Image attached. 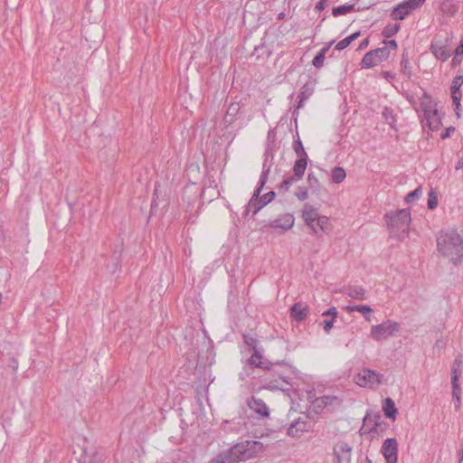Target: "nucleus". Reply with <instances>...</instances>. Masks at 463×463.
Instances as JSON below:
<instances>
[{"instance_id":"nucleus-1","label":"nucleus","mask_w":463,"mask_h":463,"mask_svg":"<svg viewBox=\"0 0 463 463\" xmlns=\"http://www.w3.org/2000/svg\"><path fill=\"white\" fill-rule=\"evenodd\" d=\"M439 252L457 265L463 258V239L456 230L441 232L437 238Z\"/></svg>"},{"instance_id":"nucleus-2","label":"nucleus","mask_w":463,"mask_h":463,"mask_svg":"<svg viewBox=\"0 0 463 463\" xmlns=\"http://www.w3.org/2000/svg\"><path fill=\"white\" fill-rule=\"evenodd\" d=\"M387 226L392 236L400 241L404 240L409 233L411 213L407 209L386 214Z\"/></svg>"},{"instance_id":"nucleus-3","label":"nucleus","mask_w":463,"mask_h":463,"mask_svg":"<svg viewBox=\"0 0 463 463\" xmlns=\"http://www.w3.org/2000/svg\"><path fill=\"white\" fill-rule=\"evenodd\" d=\"M401 328L398 322L386 320L382 324L373 326L371 327V336L377 342L392 336Z\"/></svg>"},{"instance_id":"nucleus-4","label":"nucleus","mask_w":463,"mask_h":463,"mask_svg":"<svg viewBox=\"0 0 463 463\" xmlns=\"http://www.w3.org/2000/svg\"><path fill=\"white\" fill-rule=\"evenodd\" d=\"M383 375L365 368L357 373L354 380L361 387L374 388L383 383Z\"/></svg>"},{"instance_id":"nucleus-5","label":"nucleus","mask_w":463,"mask_h":463,"mask_svg":"<svg viewBox=\"0 0 463 463\" xmlns=\"http://www.w3.org/2000/svg\"><path fill=\"white\" fill-rule=\"evenodd\" d=\"M390 52L387 48H376L365 53L361 61V66L364 69L373 68L382 61L388 59Z\"/></svg>"},{"instance_id":"nucleus-6","label":"nucleus","mask_w":463,"mask_h":463,"mask_svg":"<svg viewBox=\"0 0 463 463\" xmlns=\"http://www.w3.org/2000/svg\"><path fill=\"white\" fill-rule=\"evenodd\" d=\"M234 446L241 447L240 448L241 454H238L241 461L248 460L256 457L257 454L261 452L264 449L263 444L257 440H246Z\"/></svg>"},{"instance_id":"nucleus-7","label":"nucleus","mask_w":463,"mask_h":463,"mask_svg":"<svg viewBox=\"0 0 463 463\" xmlns=\"http://www.w3.org/2000/svg\"><path fill=\"white\" fill-rule=\"evenodd\" d=\"M312 425L307 420L299 417L294 420L287 430V434L291 438H300L305 432H308Z\"/></svg>"},{"instance_id":"nucleus-8","label":"nucleus","mask_w":463,"mask_h":463,"mask_svg":"<svg viewBox=\"0 0 463 463\" xmlns=\"http://www.w3.org/2000/svg\"><path fill=\"white\" fill-rule=\"evenodd\" d=\"M240 448L241 447L233 446L231 449L219 453L209 463H238L241 461L238 455L241 454Z\"/></svg>"},{"instance_id":"nucleus-9","label":"nucleus","mask_w":463,"mask_h":463,"mask_svg":"<svg viewBox=\"0 0 463 463\" xmlns=\"http://www.w3.org/2000/svg\"><path fill=\"white\" fill-rule=\"evenodd\" d=\"M382 453L386 459V463H397L398 444L393 438L385 439L382 446Z\"/></svg>"},{"instance_id":"nucleus-10","label":"nucleus","mask_w":463,"mask_h":463,"mask_svg":"<svg viewBox=\"0 0 463 463\" xmlns=\"http://www.w3.org/2000/svg\"><path fill=\"white\" fill-rule=\"evenodd\" d=\"M248 406L250 410H252L257 415L261 418H267L269 416V410L264 401L256 396H252L248 401Z\"/></svg>"},{"instance_id":"nucleus-11","label":"nucleus","mask_w":463,"mask_h":463,"mask_svg":"<svg viewBox=\"0 0 463 463\" xmlns=\"http://www.w3.org/2000/svg\"><path fill=\"white\" fill-rule=\"evenodd\" d=\"M352 448L345 442L340 441L334 448V454L337 458V463H349Z\"/></svg>"},{"instance_id":"nucleus-12","label":"nucleus","mask_w":463,"mask_h":463,"mask_svg":"<svg viewBox=\"0 0 463 463\" xmlns=\"http://www.w3.org/2000/svg\"><path fill=\"white\" fill-rule=\"evenodd\" d=\"M269 173V167L266 168V164H264L263 165L262 173H261V175H260V181H259V184L260 185L255 190L252 197L250 198V202L248 203L246 213L250 212V210L252 209V206H254V204H256L257 199L260 197V192H261L263 186L265 185V184H266V182L268 180Z\"/></svg>"},{"instance_id":"nucleus-13","label":"nucleus","mask_w":463,"mask_h":463,"mask_svg":"<svg viewBox=\"0 0 463 463\" xmlns=\"http://www.w3.org/2000/svg\"><path fill=\"white\" fill-rule=\"evenodd\" d=\"M241 108H242V104L241 102H239V101L232 102L229 105L226 114L223 118L224 124H226L227 126H230L233 122H235L240 117Z\"/></svg>"},{"instance_id":"nucleus-14","label":"nucleus","mask_w":463,"mask_h":463,"mask_svg":"<svg viewBox=\"0 0 463 463\" xmlns=\"http://www.w3.org/2000/svg\"><path fill=\"white\" fill-rule=\"evenodd\" d=\"M295 218L293 214L286 213L272 221L269 226L271 228H280L284 231L289 230L293 227Z\"/></svg>"},{"instance_id":"nucleus-15","label":"nucleus","mask_w":463,"mask_h":463,"mask_svg":"<svg viewBox=\"0 0 463 463\" xmlns=\"http://www.w3.org/2000/svg\"><path fill=\"white\" fill-rule=\"evenodd\" d=\"M308 313V307L301 302H297L290 307V316L297 321H303Z\"/></svg>"},{"instance_id":"nucleus-16","label":"nucleus","mask_w":463,"mask_h":463,"mask_svg":"<svg viewBox=\"0 0 463 463\" xmlns=\"http://www.w3.org/2000/svg\"><path fill=\"white\" fill-rule=\"evenodd\" d=\"M459 373L457 372V369L451 372V384H452V397L456 400L455 402V409L458 411L461 405L460 400V387L458 384Z\"/></svg>"},{"instance_id":"nucleus-17","label":"nucleus","mask_w":463,"mask_h":463,"mask_svg":"<svg viewBox=\"0 0 463 463\" xmlns=\"http://www.w3.org/2000/svg\"><path fill=\"white\" fill-rule=\"evenodd\" d=\"M381 419H382V416L379 412L374 413V414H371V413L367 412L363 420L364 425L368 426V430H366V431L367 432H373V431L376 432L377 428L381 425Z\"/></svg>"},{"instance_id":"nucleus-18","label":"nucleus","mask_w":463,"mask_h":463,"mask_svg":"<svg viewBox=\"0 0 463 463\" xmlns=\"http://www.w3.org/2000/svg\"><path fill=\"white\" fill-rule=\"evenodd\" d=\"M249 364L266 370H272L274 366V364L269 361H262V355L259 350L253 351L252 355L249 359Z\"/></svg>"},{"instance_id":"nucleus-19","label":"nucleus","mask_w":463,"mask_h":463,"mask_svg":"<svg viewBox=\"0 0 463 463\" xmlns=\"http://www.w3.org/2000/svg\"><path fill=\"white\" fill-rule=\"evenodd\" d=\"M430 51L434 54V56L441 61H447L449 56V51L447 49L445 44H440L438 42H433L430 44Z\"/></svg>"},{"instance_id":"nucleus-20","label":"nucleus","mask_w":463,"mask_h":463,"mask_svg":"<svg viewBox=\"0 0 463 463\" xmlns=\"http://www.w3.org/2000/svg\"><path fill=\"white\" fill-rule=\"evenodd\" d=\"M424 119L431 130H438L441 126V118L437 109L424 114Z\"/></svg>"},{"instance_id":"nucleus-21","label":"nucleus","mask_w":463,"mask_h":463,"mask_svg":"<svg viewBox=\"0 0 463 463\" xmlns=\"http://www.w3.org/2000/svg\"><path fill=\"white\" fill-rule=\"evenodd\" d=\"M412 10L405 1L396 5L391 13L393 20H403Z\"/></svg>"},{"instance_id":"nucleus-22","label":"nucleus","mask_w":463,"mask_h":463,"mask_svg":"<svg viewBox=\"0 0 463 463\" xmlns=\"http://www.w3.org/2000/svg\"><path fill=\"white\" fill-rule=\"evenodd\" d=\"M276 196V193L274 191H270L265 194H263L261 197H259L257 199L256 204L252 206L253 214H256L260 209H262L265 205H267L269 203H270Z\"/></svg>"},{"instance_id":"nucleus-23","label":"nucleus","mask_w":463,"mask_h":463,"mask_svg":"<svg viewBox=\"0 0 463 463\" xmlns=\"http://www.w3.org/2000/svg\"><path fill=\"white\" fill-rule=\"evenodd\" d=\"M318 217V213L315 207L306 203L302 212V218L307 224H311L312 222H316Z\"/></svg>"},{"instance_id":"nucleus-24","label":"nucleus","mask_w":463,"mask_h":463,"mask_svg":"<svg viewBox=\"0 0 463 463\" xmlns=\"http://www.w3.org/2000/svg\"><path fill=\"white\" fill-rule=\"evenodd\" d=\"M307 165V158H298L294 164V166H293L294 175L292 177H295V179L298 181L302 179V177L305 174Z\"/></svg>"},{"instance_id":"nucleus-25","label":"nucleus","mask_w":463,"mask_h":463,"mask_svg":"<svg viewBox=\"0 0 463 463\" xmlns=\"http://www.w3.org/2000/svg\"><path fill=\"white\" fill-rule=\"evenodd\" d=\"M345 293L358 300H364L366 298L365 290L361 286H349L345 289Z\"/></svg>"},{"instance_id":"nucleus-26","label":"nucleus","mask_w":463,"mask_h":463,"mask_svg":"<svg viewBox=\"0 0 463 463\" xmlns=\"http://www.w3.org/2000/svg\"><path fill=\"white\" fill-rule=\"evenodd\" d=\"M335 43V41H332L330 43H328L325 47H323L320 52L314 57L313 61H312V64L317 68V69H320L323 67L324 65V61H325V57H326V52L329 51L330 47L333 45V43Z\"/></svg>"},{"instance_id":"nucleus-27","label":"nucleus","mask_w":463,"mask_h":463,"mask_svg":"<svg viewBox=\"0 0 463 463\" xmlns=\"http://www.w3.org/2000/svg\"><path fill=\"white\" fill-rule=\"evenodd\" d=\"M383 411L387 418L395 420L397 409L395 407L394 402L391 398H386L384 400Z\"/></svg>"},{"instance_id":"nucleus-28","label":"nucleus","mask_w":463,"mask_h":463,"mask_svg":"<svg viewBox=\"0 0 463 463\" xmlns=\"http://www.w3.org/2000/svg\"><path fill=\"white\" fill-rule=\"evenodd\" d=\"M420 108L423 110L424 114L436 109L433 100L431 99L430 96L426 92L423 93V96L421 98Z\"/></svg>"},{"instance_id":"nucleus-29","label":"nucleus","mask_w":463,"mask_h":463,"mask_svg":"<svg viewBox=\"0 0 463 463\" xmlns=\"http://www.w3.org/2000/svg\"><path fill=\"white\" fill-rule=\"evenodd\" d=\"M440 10L443 14L449 16H454L458 11V8L451 1H442L440 4Z\"/></svg>"},{"instance_id":"nucleus-30","label":"nucleus","mask_w":463,"mask_h":463,"mask_svg":"<svg viewBox=\"0 0 463 463\" xmlns=\"http://www.w3.org/2000/svg\"><path fill=\"white\" fill-rule=\"evenodd\" d=\"M345 176L346 174L343 167L336 166L332 170V181L335 184L342 183Z\"/></svg>"},{"instance_id":"nucleus-31","label":"nucleus","mask_w":463,"mask_h":463,"mask_svg":"<svg viewBox=\"0 0 463 463\" xmlns=\"http://www.w3.org/2000/svg\"><path fill=\"white\" fill-rule=\"evenodd\" d=\"M400 28L399 24H389L383 28L382 34L385 38H391L399 32Z\"/></svg>"},{"instance_id":"nucleus-32","label":"nucleus","mask_w":463,"mask_h":463,"mask_svg":"<svg viewBox=\"0 0 463 463\" xmlns=\"http://www.w3.org/2000/svg\"><path fill=\"white\" fill-rule=\"evenodd\" d=\"M317 225L319 227L322 232L328 233L331 231V225L328 218L326 216H319L316 220Z\"/></svg>"},{"instance_id":"nucleus-33","label":"nucleus","mask_w":463,"mask_h":463,"mask_svg":"<svg viewBox=\"0 0 463 463\" xmlns=\"http://www.w3.org/2000/svg\"><path fill=\"white\" fill-rule=\"evenodd\" d=\"M307 183L313 193L318 194L320 192L321 184L313 173L308 174Z\"/></svg>"},{"instance_id":"nucleus-34","label":"nucleus","mask_w":463,"mask_h":463,"mask_svg":"<svg viewBox=\"0 0 463 463\" xmlns=\"http://www.w3.org/2000/svg\"><path fill=\"white\" fill-rule=\"evenodd\" d=\"M354 10V5H344L334 7L332 10V14L334 16H339L347 14L350 11Z\"/></svg>"},{"instance_id":"nucleus-35","label":"nucleus","mask_w":463,"mask_h":463,"mask_svg":"<svg viewBox=\"0 0 463 463\" xmlns=\"http://www.w3.org/2000/svg\"><path fill=\"white\" fill-rule=\"evenodd\" d=\"M401 67L402 73L408 78H410L411 76V67L405 53H402Z\"/></svg>"},{"instance_id":"nucleus-36","label":"nucleus","mask_w":463,"mask_h":463,"mask_svg":"<svg viewBox=\"0 0 463 463\" xmlns=\"http://www.w3.org/2000/svg\"><path fill=\"white\" fill-rule=\"evenodd\" d=\"M324 399L326 408L330 406L332 409H335L341 406L342 401L336 396L325 395Z\"/></svg>"},{"instance_id":"nucleus-37","label":"nucleus","mask_w":463,"mask_h":463,"mask_svg":"<svg viewBox=\"0 0 463 463\" xmlns=\"http://www.w3.org/2000/svg\"><path fill=\"white\" fill-rule=\"evenodd\" d=\"M294 151L299 158H307V155L299 138L294 142Z\"/></svg>"},{"instance_id":"nucleus-38","label":"nucleus","mask_w":463,"mask_h":463,"mask_svg":"<svg viewBox=\"0 0 463 463\" xmlns=\"http://www.w3.org/2000/svg\"><path fill=\"white\" fill-rule=\"evenodd\" d=\"M421 193H422L421 187L419 186L414 191L409 193L406 195V197H405L406 203H411L415 202L416 200H418L420 198V196L421 195Z\"/></svg>"},{"instance_id":"nucleus-39","label":"nucleus","mask_w":463,"mask_h":463,"mask_svg":"<svg viewBox=\"0 0 463 463\" xmlns=\"http://www.w3.org/2000/svg\"><path fill=\"white\" fill-rule=\"evenodd\" d=\"M438 205V195L437 193L431 189L428 195V208L433 210Z\"/></svg>"},{"instance_id":"nucleus-40","label":"nucleus","mask_w":463,"mask_h":463,"mask_svg":"<svg viewBox=\"0 0 463 463\" xmlns=\"http://www.w3.org/2000/svg\"><path fill=\"white\" fill-rule=\"evenodd\" d=\"M298 180L295 179V177H292V176H289L288 178H286L279 185V193H285L287 191H288L290 185L294 183V182H297Z\"/></svg>"},{"instance_id":"nucleus-41","label":"nucleus","mask_w":463,"mask_h":463,"mask_svg":"<svg viewBox=\"0 0 463 463\" xmlns=\"http://www.w3.org/2000/svg\"><path fill=\"white\" fill-rule=\"evenodd\" d=\"M382 114H383V117L384 118L386 123H388L390 126L392 127L393 124L395 123V118L392 113V110L391 109L384 108Z\"/></svg>"},{"instance_id":"nucleus-42","label":"nucleus","mask_w":463,"mask_h":463,"mask_svg":"<svg viewBox=\"0 0 463 463\" xmlns=\"http://www.w3.org/2000/svg\"><path fill=\"white\" fill-rule=\"evenodd\" d=\"M244 343L248 345L252 351L259 350L257 348V339L250 335H243Z\"/></svg>"},{"instance_id":"nucleus-43","label":"nucleus","mask_w":463,"mask_h":463,"mask_svg":"<svg viewBox=\"0 0 463 463\" xmlns=\"http://www.w3.org/2000/svg\"><path fill=\"white\" fill-rule=\"evenodd\" d=\"M295 195L298 200L305 201L308 196V188L306 186H298Z\"/></svg>"},{"instance_id":"nucleus-44","label":"nucleus","mask_w":463,"mask_h":463,"mask_svg":"<svg viewBox=\"0 0 463 463\" xmlns=\"http://www.w3.org/2000/svg\"><path fill=\"white\" fill-rule=\"evenodd\" d=\"M347 309L349 311H357L364 315L373 312V309L369 306H353V307H348Z\"/></svg>"},{"instance_id":"nucleus-45","label":"nucleus","mask_w":463,"mask_h":463,"mask_svg":"<svg viewBox=\"0 0 463 463\" xmlns=\"http://www.w3.org/2000/svg\"><path fill=\"white\" fill-rule=\"evenodd\" d=\"M103 459V454H100L99 452H94L89 457V459L87 460V456L84 458V463H99L101 462Z\"/></svg>"},{"instance_id":"nucleus-46","label":"nucleus","mask_w":463,"mask_h":463,"mask_svg":"<svg viewBox=\"0 0 463 463\" xmlns=\"http://www.w3.org/2000/svg\"><path fill=\"white\" fill-rule=\"evenodd\" d=\"M462 84H463V76H461V75L456 76L452 80L451 90H460V87L462 86Z\"/></svg>"},{"instance_id":"nucleus-47","label":"nucleus","mask_w":463,"mask_h":463,"mask_svg":"<svg viewBox=\"0 0 463 463\" xmlns=\"http://www.w3.org/2000/svg\"><path fill=\"white\" fill-rule=\"evenodd\" d=\"M313 405H314V407H315L317 410H323V409L326 408V402H325L324 396L319 397V398H317V399L314 401Z\"/></svg>"},{"instance_id":"nucleus-48","label":"nucleus","mask_w":463,"mask_h":463,"mask_svg":"<svg viewBox=\"0 0 463 463\" xmlns=\"http://www.w3.org/2000/svg\"><path fill=\"white\" fill-rule=\"evenodd\" d=\"M406 3H408V5L411 7V10H415L421 6L425 0H404Z\"/></svg>"},{"instance_id":"nucleus-49","label":"nucleus","mask_w":463,"mask_h":463,"mask_svg":"<svg viewBox=\"0 0 463 463\" xmlns=\"http://www.w3.org/2000/svg\"><path fill=\"white\" fill-rule=\"evenodd\" d=\"M463 365V361L461 359V355H458L454 360L452 372L457 369V372L459 373V375L461 374V367Z\"/></svg>"},{"instance_id":"nucleus-50","label":"nucleus","mask_w":463,"mask_h":463,"mask_svg":"<svg viewBox=\"0 0 463 463\" xmlns=\"http://www.w3.org/2000/svg\"><path fill=\"white\" fill-rule=\"evenodd\" d=\"M384 46L383 48H387L390 52V49L395 50L397 48V43L394 40H385L383 41Z\"/></svg>"},{"instance_id":"nucleus-51","label":"nucleus","mask_w":463,"mask_h":463,"mask_svg":"<svg viewBox=\"0 0 463 463\" xmlns=\"http://www.w3.org/2000/svg\"><path fill=\"white\" fill-rule=\"evenodd\" d=\"M309 93H307V85H304L301 89V92L299 94V98H300V102H302L303 100L307 99L308 97H309Z\"/></svg>"},{"instance_id":"nucleus-52","label":"nucleus","mask_w":463,"mask_h":463,"mask_svg":"<svg viewBox=\"0 0 463 463\" xmlns=\"http://www.w3.org/2000/svg\"><path fill=\"white\" fill-rule=\"evenodd\" d=\"M322 316H332L334 319L335 317H336L337 316V310L335 307H332L331 308H329L328 310L325 311Z\"/></svg>"},{"instance_id":"nucleus-53","label":"nucleus","mask_w":463,"mask_h":463,"mask_svg":"<svg viewBox=\"0 0 463 463\" xmlns=\"http://www.w3.org/2000/svg\"><path fill=\"white\" fill-rule=\"evenodd\" d=\"M347 46H348V43H346V41L345 39H343V40H341L340 42L337 43V44L335 45V49L338 50V51H341V50L345 49Z\"/></svg>"},{"instance_id":"nucleus-54","label":"nucleus","mask_w":463,"mask_h":463,"mask_svg":"<svg viewBox=\"0 0 463 463\" xmlns=\"http://www.w3.org/2000/svg\"><path fill=\"white\" fill-rule=\"evenodd\" d=\"M334 319L324 321V330L328 333L333 327Z\"/></svg>"},{"instance_id":"nucleus-55","label":"nucleus","mask_w":463,"mask_h":463,"mask_svg":"<svg viewBox=\"0 0 463 463\" xmlns=\"http://www.w3.org/2000/svg\"><path fill=\"white\" fill-rule=\"evenodd\" d=\"M326 5L327 0H320L316 5V9L318 11H322L326 7Z\"/></svg>"},{"instance_id":"nucleus-56","label":"nucleus","mask_w":463,"mask_h":463,"mask_svg":"<svg viewBox=\"0 0 463 463\" xmlns=\"http://www.w3.org/2000/svg\"><path fill=\"white\" fill-rule=\"evenodd\" d=\"M455 131V128L453 127H449L448 128L444 133L441 134L440 137L442 139H445V138H448L449 137H450V133L451 132H454Z\"/></svg>"},{"instance_id":"nucleus-57","label":"nucleus","mask_w":463,"mask_h":463,"mask_svg":"<svg viewBox=\"0 0 463 463\" xmlns=\"http://www.w3.org/2000/svg\"><path fill=\"white\" fill-rule=\"evenodd\" d=\"M9 366L14 370V371H16L17 368H18V361L12 357L10 360H9Z\"/></svg>"},{"instance_id":"nucleus-58","label":"nucleus","mask_w":463,"mask_h":463,"mask_svg":"<svg viewBox=\"0 0 463 463\" xmlns=\"http://www.w3.org/2000/svg\"><path fill=\"white\" fill-rule=\"evenodd\" d=\"M456 56H463V42L460 41L459 45L457 47L455 51Z\"/></svg>"},{"instance_id":"nucleus-59","label":"nucleus","mask_w":463,"mask_h":463,"mask_svg":"<svg viewBox=\"0 0 463 463\" xmlns=\"http://www.w3.org/2000/svg\"><path fill=\"white\" fill-rule=\"evenodd\" d=\"M451 99H452L453 104L456 106V109H458L460 107L461 98L455 95V96H451Z\"/></svg>"},{"instance_id":"nucleus-60","label":"nucleus","mask_w":463,"mask_h":463,"mask_svg":"<svg viewBox=\"0 0 463 463\" xmlns=\"http://www.w3.org/2000/svg\"><path fill=\"white\" fill-rule=\"evenodd\" d=\"M307 225L312 230L314 234L318 235L317 228H319V227L317 225V222H312L311 224H307Z\"/></svg>"},{"instance_id":"nucleus-61","label":"nucleus","mask_w":463,"mask_h":463,"mask_svg":"<svg viewBox=\"0 0 463 463\" xmlns=\"http://www.w3.org/2000/svg\"><path fill=\"white\" fill-rule=\"evenodd\" d=\"M369 44V40L366 38L364 40H363L359 45V50H363V49H365Z\"/></svg>"},{"instance_id":"nucleus-62","label":"nucleus","mask_w":463,"mask_h":463,"mask_svg":"<svg viewBox=\"0 0 463 463\" xmlns=\"http://www.w3.org/2000/svg\"><path fill=\"white\" fill-rule=\"evenodd\" d=\"M458 57L459 56H454V58L452 59V66H457L461 62V59H458Z\"/></svg>"},{"instance_id":"nucleus-63","label":"nucleus","mask_w":463,"mask_h":463,"mask_svg":"<svg viewBox=\"0 0 463 463\" xmlns=\"http://www.w3.org/2000/svg\"><path fill=\"white\" fill-rule=\"evenodd\" d=\"M458 96L461 98V91L460 90H451V96Z\"/></svg>"},{"instance_id":"nucleus-64","label":"nucleus","mask_w":463,"mask_h":463,"mask_svg":"<svg viewBox=\"0 0 463 463\" xmlns=\"http://www.w3.org/2000/svg\"><path fill=\"white\" fill-rule=\"evenodd\" d=\"M463 167V160H458V163H457V165H456V170H459L460 168Z\"/></svg>"}]
</instances>
